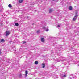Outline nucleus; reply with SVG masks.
Masks as SVG:
<instances>
[{
    "label": "nucleus",
    "instance_id": "obj_1",
    "mask_svg": "<svg viewBox=\"0 0 79 79\" xmlns=\"http://www.w3.org/2000/svg\"><path fill=\"white\" fill-rule=\"evenodd\" d=\"M10 32H10L9 31H6V36H8V35H10Z\"/></svg>",
    "mask_w": 79,
    "mask_h": 79
},
{
    "label": "nucleus",
    "instance_id": "obj_2",
    "mask_svg": "<svg viewBox=\"0 0 79 79\" xmlns=\"http://www.w3.org/2000/svg\"><path fill=\"white\" fill-rule=\"evenodd\" d=\"M77 17H78V15H76L73 18V21H76V19H77Z\"/></svg>",
    "mask_w": 79,
    "mask_h": 79
},
{
    "label": "nucleus",
    "instance_id": "obj_3",
    "mask_svg": "<svg viewBox=\"0 0 79 79\" xmlns=\"http://www.w3.org/2000/svg\"><path fill=\"white\" fill-rule=\"evenodd\" d=\"M41 41L42 42H44L45 41V40H44V38H42L41 39Z\"/></svg>",
    "mask_w": 79,
    "mask_h": 79
},
{
    "label": "nucleus",
    "instance_id": "obj_4",
    "mask_svg": "<svg viewBox=\"0 0 79 79\" xmlns=\"http://www.w3.org/2000/svg\"><path fill=\"white\" fill-rule=\"evenodd\" d=\"M69 10H73V8H72V6H70L69 7Z\"/></svg>",
    "mask_w": 79,
    "mask_h": 79
},
{
    "label": "nucleus",
    "instance_id": "obj_5",
    "mask_svg": "<svg viewBox=\"0 0 79 79\" xmlns=\"http://www.w3.org/2000/svg\"><path fill=\"white\" fill-rule=\"evenodd\" d=\"M23 2V0H19V2L20 3H21Z\"/></svg>",
    "mask_w": 79,
    "mask_h": 79
},
{
    "label": "nucleus",
    "instance_id": "obj_6",
    "mask_svg": "<svg viewBox=\"0 0 79 79\" xmlns=\"http://www.w3.org/2000/svg\"><path fill=\"white\" fill-rule=\"evenodd\" d=\"M8 7H9V8H11L12 7L11 4H9L8 5Z\"/></svg>",
    "mask_w": 79,
    "mask_h": 79
},
{
    "label": "nucleus",
    "instance_id": "obj_7",
    "mask_svg": "<svg viewBox=\"0 0 79 79\" xmlns=\"http://www.w3.org/2000/svg\"><path fill=\"white\" fill-rule=\"evenodd\" d=\"M61 76L62 77H66V75H62Z\"/></svg>",
    "mask_w": 79,
    "mask_h": 79
},
{
    "label": "nucleus",
    "instance_id": "obj_8",
    "mask_svg": "<svg viewBox=\"0 0 79 79\" xmlns=\"http://www.w3.org/2000/svg\"><path fill=\"white\" fill-rule=\"evenodd\" d=\"M53 10L52 9H50L49 10V13H50L51 12H52L53 11Z\"/></svg>",
    "mask_w": 79,
    "mask_h": 79
},
{
    "label": "nucleus",
    "instance_id": "obj_9",
    "mask_svg": "<svg viewBox=\"0 0 79 79\" xmlns=\"http://www.w3.org/2000/svg\"><path fill=\"white\" fill-rule=\"evenodd\" d=\"M25 76H27V74L28 73V72H27V71H25Z\"/></svg>",
    "mask_w": 79,
    "mask_h": 79
},
{
    "label": "nucleus",
    "instance_id": "obj_10",
    "mask_svg": "<svg viewBox=\"0 0 79 79\" xmlns=\"http://www.w3.org/2000/svg\"><path fill=\"white\" fill-rule=\"evenodd\" d=\"M42 68H44L45 66V65L44 64H42Z\"/></svg>",
    "mask_w": 79,
    "mask_h": 79
},
{
    "label": "nucleus",
    "instance_id": "obj_11",
    "mask_svg": "<svg viewBox=\"0 0 79 79\" xmlns=\"http://www.w3.org/2000/svg\"><path fill=\"white\" fill-rule=\"evenodd\" d=\"M0 42H5V40L3 39H2L1 40Z\"/></svg>",
    "mask_w": 79,
    "mask_h": 79
},
{
    "label": "nucleus",
    "instance_id": "obj_12",
    "mask_svg": "<svg viewBox=\"0 0 79 79\" xmlns=\"http://www.w3.org/2000/svg\"><path fill=\"white\" fill-rule=\"evenodd\" d=\"M35 64H38V61H35Z\"/></svg>",
    "mask_w": 79,
    "mask_h": 79
},
{
    "label": "nucleus",
    "instance_id": "obj_13",
    "mask_svg": "<svg viewBox=\"0 0 79 79\" xmlns=\"http://www.w3.org/2000/svg\"><path fill=\"white\" fill-rule=\"evenodd\" d=\"M43 29H47V27H45V26H44L43 27Z\"/></svg>",
    "mask_w": 79,
    "mask_h": 79
},
{
    "label": "nucleus",
    "instance_id": "obj_14",
    "mask_svg": "<svg viewBox=\"0 0 79 79\" xmlns=\"http://www.w3.org/2000/svg\"><path fill=\"white\" fill-rule=\"evenodd\" d=\"M1 8H2V9L0 10V11H2L3 10V7H2Z\"/></svg>",
    "mask_w": 79,
    "mask_h": 79
},
{
    "label": "nucleus",
    "instance_id": "obj_15",
    "mask_svg": "<svg viewBox=\"0 0 79 79\" xmlns=\"http://www.w3.org/2000/svg\"><path fill=\"white\" fill-rule=\"evenodd\" d=\"M15 24V26H18L19 25V24L18 23H16Z\"/></svg>",
    "mask_w": 79,
    "mask_h": 79
},
{
    "label": "nucleus",
    "instance_id": "obj_16",
    "mask_svg": "<svg viewBox=\"0 0 79 79\" xmlns=\"http://www.w3.org/2000/svg\"><path fill=\"white\" fill-rule=\"evenodd\" d=\"M49 29H47L46 30V32H48V31H49Z\"/></svg>",
    "mask_w": 79,
    "mask_h": 79
},
{
    "label": "nucleus",
    "instance_id": "obj_17",
    "mask_svg": "<svg viewBox=\"0 0 79 79\" xmlns=\"http://www.w3.org/2000/svg\"><path fill=\"white\" fill-rule=\"evenodd\" d=\"M39 32H40L39 31H37V33L38 34V33H39Z\"/></svg>",
    "mask_w": 79,
    "mask_h": 79
},
{
    "label": "nucleus",
    "instance_id": "obj_18",
    "mask_svg": "<svg viewBox=\"0 0 79 79\" xmlns=\"http://www.w3.org/2000/svg\"><path fill=\"white\" fill-rule=\"evenodd\" d=\"M57 27H60V25H58L57 26Z\"/></svg>",
    "mask_w": 79,
    "mask_h": 79
},
{
    "label": "nucleus",
    "instance_id": "obj_19",
    "mask_svg": "<svg viewBox=\"0 0 79 79\" xmlns=\"http://www.w3.org/2000/svg\"><path fill=\"white\" fill-rule=\"evenodd\" d=\"M76 15H77V12H76Z\"/></svg>",
    "mask_w": 79,
    "mask_h": 79
},
{
    "label": "nucleus",
    "instance_id": "obj_20",
    "mask_svg": "<svg viewBox=\"0 0 79 79\" xmlns=\"http://www.w3.org/2000/svg\"><path fill=\"white\" fill-rule=\"evenodd\" d=\"M1 53V49H0V54Z\"/></svg>",
    "mask_w": 79,
    "mask_h": 79
},
{
    "label": "nucleus",
    "instance_id": "obj_21",
    "mask_svg": "<svg viewBox=\"0 0 79 79\" xmlns=\"http://www.w3.org/2000/svg\"><path fill=\"white\" fill-rule=\"evenodd\" d=\"M26 41H24L23 42V43H26Z\"/></svg>",
    "mask_w": 79,
    "mask_h": 79
},
{
    "label": "nucleus",
    "instance_id": "obj_22",
    "mask_svg": "<svg viewBox=\"0 0 79 79\" xmlns=\"http://www.w3.org/2000/svg\"><path fill=\"white\" fill-rule=\"evenodd\" d=\"M34 23H33V25H34Z\"/></svg>",
    "mask_w": 79,
    "mask_h": 79
},
{
    "label": "nucleus",
    "instance_id": "obj_23",
    "mask_svg": "<svg viewBox=\"0 0 79 79\" xmlns=\"http://www.w3.org/2000/svg\"><path fill=\"white\" fill-rule=\"evenodd\" d=\"M10 42H11V41H10Z\"/></svg>",
    "mask_w": 79,
    "mask_h": 79
}]
</instances>
